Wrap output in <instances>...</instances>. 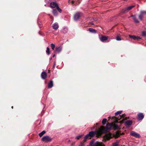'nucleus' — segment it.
I'll list each match as a JSON object with an SVG mask.
<instances>
[{
    "mask_svg": "<svg viewBox=\"0 0 146 146\" xmlns=\"http://www.w3.org/2000/svg\"><path fill=\"white\" fill-rule=\"evenodd\" d=\"M51 138L48 136H44L42 139V141L45 142H48L51 140Z\"/></svg>",
    "mask_w": 146,
    "mask_h": 146,
    "instance_id": "5",
    "label": "nucleus"
},
{
    "mask_svg": "<svg viewBox=\"0 0 146 146\" xmlns=\"http://www.w3.org/2000/svg\"><path fill=\"white\" fill-rule=\"evenodd\" d=\"M94 21H96V20H95V19H94Z\"/></svg>",
    "mask_w": 146,
    "mask_h": 146,
    "instance_id": "44",
    "label": "nucleus"
},
{
    "mask_svg": "<svg viewBox=\"0 0 146 146\" xmlns=\"http://www.w3.org/2000/svg\"><path fill=\"white\" fill-rule=\"evenodd\" d=\"M49 15V16H50V17L51 19H53V17H52V16H51L50 15Z\"/></svg>",
    "mask_w": 146,
    "mask_h": 146,
    "instance_id": "38",
    "label": "nucleus"
},
{
    "mask_svg": "<svg viewBox=\"0 0 146 146\" xmlns=\"http://www.w3.org/2000/svg\"><path fill=\"white\" fill-rule=\"evenodd\" d=\"M122 111H117V112H116L115 113V115H117L118 114H120L122 112Z\"/></svg>",
    "mask_w": 146,
    "mask_h": 146,
    "instance_id": "27",
    "label": "nucleus"
},
{
    "mask_svg": "<svg viewBox=\"0 0 146 146\" xmlns=\"http://www.w3.org/2000/svg\"><path fill=\"white\" fill-rule=\"evenodd\" d=\"M55 45L53 43H52L51 44V47L52 48V50H54V48L55 47Z\"/></svg>",
    "mask_w": 146,
    "mask_h": 146,
    "instance_id": "32",
    "label": "nucleus"
},
{
    "mask_svg": "<svg viewBox=\"0 0 146 146\" xmlns=\"http://www.w3.org/2000/svg\"><path fill=\"white\" fill-rule=\"evenodd\" d=\"M142 35L143 36H146V33L145 31H143L142 33Z\"/></svg>",
    "mask_w": 146,
    "mask_h": 146,
    "instance_id": "36",
    "label": "nucleus"
},
{
    "mask_svg": "<svg viewBox=\"0 0 146 146\" xmlns=\"http://www.w3.org/2000/svg\"><path fill=\"white\" fill-rule=\"evenodd\" d=\"M125 124L126 125L129 126L132 124V122L131 120H128L125 122Z\"/></svg>",
    "mask_w": 146,
    "mask_h": 146,
    "instance_id": "17",
    "label": "nucleus"
},
{
    "mask_svg": "<svg viewBox=\"0 0 146 146\" xmlns=\"http://www.w3.org/2000/svg\"><path fill=\"white\" fill-rule=\"evenodd\" d=\"M68 31V29L66 28L65 27L62 29V32L64 33H66Z\"/></svg>",
    "mask_w": 146,
    "mask_h": 146,
    "instance_id": "23",
    "label": "nucleus"
},
{
    "mask_svg": "<svg viewBox=\"0 0 146 146\" xmlns=\"http://www.w3.org/2000/svg\"><path fill=\"white\" fill-rule=\"evenodd\" d=\"M72 3H74V1H72Z\"/></svg>",
    "mask_w": 146,
    "mask_h": 146,
    "instance_id": "41",
    "label": "nucleus"
},
{
    "mask_svg": "<svg viewBox=\"0 0 146 146\" xmlns=\"http://www.w3.org/2000/svg\"><path fill=\"white\" fill-rule=\"evenodd\" d=\"M99 38L100 40L102 42H104L108 39V37L104 36L102 35L100 36Z\"/></svg>",
    "mask_w": 146,
    "mask_h": 146,
    "instance_id": "10",
    "label": "nucleus"
},
{
    "mask_svg": "<svg viewBox=\"0 0 146 146\" xmlns=\"http://www.w3.org/2000/svg\"><path fill=\"white\" fill-rule=\"evenodd\" d=\"M53 86V82L52 81H50L48 83V88H51Z\"/></svg>",
    "mask_w": 146,
    "mask_h": 146,
    "instance_id": "16",
    "label": "nucleus"
},
{
    "mask_svg": "<svg viewBox=\"0 0 146 146\" xmlns=\"http://www.w3.org/2000/svg\"><path fill=\"white\" fill-rule=\"evenodd\" d=\"M135 5H132L127 7L123 9V13L127 12L131 10L133 8L135 7Z\"/></svg>",
    "mask_w": 146,
    "mask_h": 146,
    "instance_id": "6",
    "label": "nucleus"
},
{
    "mask_svg": "<svg viewBox=\"0 0 146 146\" xmlns=\"http://www.w3.org/2000/svg\"><path fill=\"white\" fill-rule=\"evenodd\" d=\"M113 126V123H111L108 124L105 127H101L100 128L101 132L102 134L103 133H106L110 130Z\"/></svg>",
    "mask_w": 146,
    "mask_h": 146,
    "instance_id": "1",
    "label": "nucleus"
},
{
    "mask_svg": "<svg viewBox=\"0 0 146 146\" xmlns=\"http://www.w3.org/2000/svg\"><path fill=\"white\" fill-rule=\"evenodd\" d=\"M82 136L83 135H82L78 136L76 137V138L77 139H79L80 138H81Z\"/></svg>",
    "mask_w": 146,
    "mask_h": 146,
    "instance_id": "34",
    "label": "nucleus"
},
{
    "mask_svg": "<svg viewBox=\"0 0 146 146\" xmlns=\"http://www.w3.org/2000/svg\"><path fill=\"white\" fill-rule=\"evenodd\" d=\"M107 121V119H104L102 121V123L103 125H105Z\"/></svg>",
    "mask_w": 146,
    "mask_h": 146,
    "instance_id": "31",
    "label": "nucleus"
},
{
    "mask_svg": "<svg viewBox=\"0 0 146 146\" xmlns=\"http://www.w3.org/2000/svg\"><path fill=\"white\" fill-rule=\"evenodd\" d=\"M129 36L130 38H132L134 40H138L139 39H141V38L139 36H136L134 35L132 36L131 35H129Z\"/></svg>",
    "mask_w": 146,
    "mask_h": 146,
    "instance_id": "12",
    "label": "nucleus"
},
{
    "mask_svg": "<svg viewBox=\"0 0 146 146\" xmlns=\"http://www.w3.org/2000/svg\"><path fill=\"white\" fill-rule=\"evenodd\" d=\"M130 135L136 138H139L140 137V135L139 134L133 131H132L131 132Z\"/></svg>",
    "mask_w": 146,
    "mask_h": 146,
    "instance_id": "7",
    "label": "nucleus"
},
{
    "mask_svg": "<svg viewBox=\"0 0 146 146\" xmlns=\"http://www.w3.org/2000/svg\"><path fill=\"white\" fill-rule=\"evenodd\" d=\"M90 146H105L101 142L97 141L94 142V140H92L90 143Z\"/></svg>",
    "mask_w": 146,
    "mask_h": 146,
    "instance_id": "4",
    "label": "nucleus"
},
{
    "mask_svg": "<svg viewBox=\"0 0 146 146\" xmlns=\"http://www.w3.org/2000/svg\"><path fill=\"white\" fill-rule=\"evenodd\" d=\"M80 17V14L79 13H76L74 16V19L75 21H77Z\"/></svg>",
    "mask_w": 146,
    "mask_h": 146,
    "instance_id": "8",
    "label": "nucleus"
},
{
    "mask_svg": "<svg viewBox=\"0 0 146 146\" xmlns=\"http://www.w3.org/2000/svg\"><path fill=\"white\" fill-rule=\"evenodd\" d=\"M116 40L118 41H120L121 39L118 36H117L116 37Z\"/></svg>",
    "mask_w": 146,
    "mask_h": 146,
    "instance_id": "35",
    "label": "nucleus"
},
{
    "mask_svg": "<svg viewBox=\"0 0 146 146\" xmlns=\"http://www.w3.org/2000/svg\"><path fill=\"white\" fill-rule=\"evenodd\" d=\"M50 7L52 8H57V6H58L57 3L56 2H52L50 3Z\"/></svg>",
    "mask_w": 146,
    "mask_h": 146,
    "instance_id": "9",
    "label": "nucleus"
},
{
    "mask_svg": "<svg viewBox=\"0 0 146 146\" xmlns=\"http://www.w3.org/2000/svg\"><path fill=\"white\" fill-rule=\"evenodd\" d=\"M52 59V58H51L50 59V60H51Z\"/></svg>",
    "mask_w": 146,
    "mask_h": 146,
    "instance_id": "42",
    "label": "nucleus"
},
{
    "mask_svg": "<svg viewBox=\"0 0 146 146\" xmlns=\"http://www.w3.org/2000/svg\"><path fill=\"white\" fill-rule=\"evenodd\" d=\"M91 138L93 137L95 135H96L97 136H100L102 134L101 131L99 129V130H95L94 131H91L88 134Z\"/></svg>",
    "mask_w": 146,
    "mask_h": 146,
    "instance_id": "3",
    "label": "nucleus"
},
{
    "mask_svg": "<svg viewBox=\"0 0 146 146\" xmlns=\"http://www.w3.org/2000/svg\"><path fill=\"white\" fill-rule=\"evenodd\" d=\"M119 141H117L113 144V146H118Z\"/></svg>",
    "mask_w": 146,
    "mask_h": 146,
    "instance_id": "25",
    "label": "nucleus"
},
{
    "mask_svg": "<svg viewBox=\"0 0 146 146\" xmlns=\"http://www.w3.org/2000/svg\"><path fill=\"white\" fill-rule=\"evenodd\" d=\"M143 16L141 14H140L139 16V18L141 20L143 18Z\"/></svg>",
    "mask_w": 146,
    "mask_h": 146,
    "instance_id": "28",
    "label": "nucleus"
},
{
    "mask_svg": "<svg viewBox=\"0 0 146 146\" xmlns=\"http://www.w3.org/2000/svg\"><path fill=\"white\" fill-rule=\"evenodd\" d=\"M90 138H91L90 137L89 135H88V134L87 135H86L84 137V141H86L87 139H90Z\"/></svg>",
    "mask_w": 146,
    "mask_h": 146,
    "instance_id": "20",
    "label": "nucleus"
},
{
    "mask_svg": "<svg viewBox=\"0 0 146 146\" xmlns=\"http://www.w3.org/2000/svg\"><path fill=\"white\" fill-rule=\"evenodd\" d=\"M55 56V54H54L53 55V56H52V57H54V56Z\"/></svg>",
    "mask_w": 146,
    "mask_h": 146,
    "instance_id": "39",
    "label": "nucleus"
},
{
    "mask_svg": "<svg viewBox=\"0 0 146 146\" xmlns=\"http://www.w3.org/2000/svg\"><path fill=\"white\" fill-rule=\"evenodd\" d=\"M118 126L117 125L113 123V128L115 129H118Z\"/></svg>",
    "mask_w": 146,
    "mask_h": 146,
    "instance_id": "24",
    "label": "nucleus"
},
{
    "mask_svg": "<svg viewBox=\"0 0 146 146\" xmlns=\"http://www.w3.org/2000/svg\"><path fill=\"white\" fill-rule=\"evenodd\" d=\"M124 114H123L121 116L120 115L119 116V117H118V118H116L117 120H119L121 119L122 117L123 118L124 117Z\"/></svg>",
    "mask_w": 146,
    "mask_h": 146,
    "instance_id": "29",
    "label": "nucleus"
},
{
    "mask_svg": "<svg viewBox=\"0 0 146 146\" xmlns=\"http://www.w3.org/2000/svg\"><path fill=\"white\" fill-rule=\"evenodd\" d=\"M123 134V133L122 134L120 133L119 131H118L116 132L113 135L110 133L106 134L105 137V138L107 140H108L111 138L113 137H115V138H117L120 136L121 134Z\"/></svg>",
    "mask_w": 146,
    "mask_h": 146,
    "instance_id": "2",
    "label": "nucleus"
},
{
    "mask_svg": "<svg viewBox=\"0 0 146 146\" xmlns=\"http://www.w3.org/2000/svg\"><path fill=\"white\" fill-rule=\"evenodd\" d=\"M144 118V115L142 113H140L138 114V119L139 120L142 119Z\"/></svg>",
    "mask_w": 146,
    "mask_h": 146,
    "instance_id": "11",
    "label": "nucleus"
},
{
    "mask_svg": "<svg viewBox=\"0 0 146 146\" xmlns=\"http://www.w3.org/2000/svg\"><path fill=\"white\" fill-rule=\"evenodd\" d=\"M56 65V62H54V65L53 66V68H54V67Z\"/></svg>",
    "mask_w": 146,
    "mask_h": 146,
    "instance_id": "37",
    "label": "nucleus"
},
{
    "mask_svg": "<svg viewBox=\"0 0 146 146\" xmlns=\"http://www.w3.org/2000/svg\"><path fill=\"white\" fill-rule=\"evenodd\" d=\"M56 9L60 13H61L62 12V10L58 6H57Z\"/></svg>",
    "mask_w": 146,
    "mask_h": 146,
    "instance_id": "33",
    "label": "nucleus"
},
{
    "mask_svg": "<svg viewBox=\"0 0 146 146\" xmlns=\"http://www.w3.org/2000/svg\"><path fill=\"white\" fill-rule=\"evenodd\" d=\"M11 108L12 109L13 108V106H12Z\"/></svg>",
    "mask_w": 146,
    "mask_h": 146,
    "instance_id": "43",
    "label": "nucleus"
},
{
    "mask_svg": "<svg viewBox=\"0 0 146 146\" xmlns=\"http://www.w3.org/2000/svg\"><path fill=\"white\" fill-rule=\"evenodd\" d=\"M94 128H92V129H94Z\"/></svg>",
    "mask_w": 146,
    "mask_h": 146,
    "instance_id": "45",
    "label": "nucleus"
},
{
    "mask_svg": "<svg viewBox=\"0 0 146 146\" xmlns=\"http://www.w3.org/2000/svg\"><path fill=\"white\" fill-rule=\"evenodd\" d=\"M46 76L47 74L44 71L42 72L41 74V77L42 78V79H44L46 78Z\"/></svg>",
    "mask_w": 146,
    "mask_h": 146,
    "instance_id": "13",
    "label": "nucleus"
},
{
    "mask_svg": "<svg viewBox=\"0 0 146 146\" xmlns=\"http://www.w3.org/2000/svg\"><path fill=\"white\" fill-rule=\"evenodd\" d=\"M89 31L91 33H96V31L92 28H90L89 29Z\"/></svg>",
    "mask_w": 146,
    "mask_h": 146,
    "instance_id": "21",
    "label": "nucleus"
},
{
    "mask_svg": "<svg viewBox=\"0 0 146 146\" xmlns=\"http://www.w3.org/2000/svg\"><path fill=\"white\" fill-rule=\"evenodd\" d=\"M131 17H133V19L134 22L136 23H138L139 21L136 19L135 15H132Z\"/></svg>",
    "mask_w": 146,
    "mask_h": 146,
    "instance_id": "19",
    "label": "nucleus"
},
{
    "mask_svg": "<svg viewBox=\"0 0 146 146\" xmlns=\"http://www.w3.org/2000/svg\"><path fill=\"white\" fill-rule=\"evenodd\" d=\"M58 27V24L57 23H55L53 25L52 27L55 30H57Z\"/></svg>",
    "mask_w": 146,
    "mask_h": 146,
    "instance_id": "15",
    "label": "nucleus"
},
{
    "mask_svg": "<svg viewBox=\"0 0 146 146\" xmlns=\"http://www.w3.org/2000/svg\"><path fill=\"white\" fill-rule=\"evenodd\" d=\"M46 133V131H43L41 133H40L38 135L40 137H41L44 134Z\"/></svg>",
    "mask_w": 146,
    "mask_h": 146,
    "instance_id": "22",
    "label": "nucleus"
},
{
    "mask_svg": "<svg viewBox=\"0 0 146 146\" xmlns=\"http://www.w3.org/2000/svg\"><path fill=\"white\" fill-rule=\"evenodd\" d=\"M46 52L48 55H49L50 54V49L48 47H47Z\"/></svg>",
    "mask_w": 146,
    "mask_h": 146,
    "instance_id": "26",
    "label": "nucleus"
},
{
    "mask_svg": "<svg viewBox=\"0 0 146 146\" xmlns=\"http://www.w3.org/2000/svg\"><path fill=\"white\" fill-rule=\"evenodd\" d=\"M140 13L144 16V15L146 14V11H140Z\"/></svg>",
    "mask_w": 146,
    "mask_h": 146,
    "instance_id": "30",
    "label": "nucleus"
},
{
    "mask_svg": "<svg viewBox=\"0 0 146 146\" xmlns=\"http://www.w3.org/2000/svg\"><path fill=\"white\" fill-rule=\"evenodd\" d=\"M91 24L92 25H94V24H93V23H91Z\"/></svg>",
    "mask_w": 146,
    "mask_h": 146,
    "instance_id": "40",
    "label": "nucleus"
},
{
    "mask_svg": "<svg viewBox=\"0 0 146 146\" xmlns=\"http://www.w3.org/2000/svg\"><path fill=\"white\" fill-rule=\"evenodd\" d=\"M52 13L53 15L55 16H57L58 15V13L57 11L55 9H53L52 11Z\"/></svg>",
    "mask_w": 146,
    "mask_h": 146,
    "instance_id": "18",
    "label": "nucleus"
},
{
    "mask_svg": "<svg viewBox=\"0 0 146 146\" xmlns=\"http://www.w3.org/2000/svg\"><path fill=\"white\" fill-rule=\"evenodd\" d=\"M62 48L61 46L56 47V48L55 51L57 53H60L62 50Z\"/></svg>",
    "mask_w": 146,
    "mask_h": 146,
    "instance_id": "14",
    "label": "nucleus"
}]
</instances>
